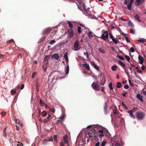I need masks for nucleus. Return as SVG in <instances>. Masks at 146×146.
I'll use <instances>...</instances> for the list:
<instances>
[{
    "instance_id": "f257e3e1",
    "label": "nucleus",
    "mask_w": 146,
    "mask_h": 146,
    "mask_svg": "<svg viewBox=\"0 0 146 146\" xmlns=\"http://www.w3.org/2000/svg\"><path fill=\"white\" fill-rule=\"evenodd\" d=\"M136 117L137 119L139 120H142L143 119L145 118V113L141 111H139L137 112L136 113Z\"/></svg>"
},
{
    "instance_id": "f03ea898",
    "label": "nucleus",
    "mask_w": 146,
    "mask_h": 146,
    "mask_svg": "<svg viewBox=\"0 0 146 146\" xmlns=\"http://www.w3.org/2000/svg\"><path fill=\"white\" fill-rule=\"evenodd\" d=\"M100 127L98 125H89L87 127V129L90 128L92 131L94 132V133L96 134L97 132H98V131Z\"/></svg>"
},
{
    "instance_id": "7ed1b4c3",
    "label": "nucleus",
    "mask_w": 146,
    "mask_h": 146,
    "mask_svg": "<svg viewBox=\"0 0 146 146\" xmlns=\"http://www.w3.org/2000/svg\"><path fill=\"white\" fill-rule=\"evenodd\" d=\"M102 32L103 33V34L102 35L100 38L104 40H106L108 38V34L107 32L104 30H102Z\"/></svg>"
},
{
    "instance_id": "20e7f679",
    "label": "nucleus",
    "mask_w": 146,
    "mask_h": 146,
    "mask_svg": "<svg viewBox=\"0 0 146 146\" xmlns=\"http://www.w3.org/2000/svg\"><path fill=\"white\" fill-rule=\"evenodd\" d=\"M91 86L92 88L94 90L97 91H99L100 90V89L99 88L100 86L98 82V81L96 82H94L93 83Z\"/></svg>"
},
{
    "instance_id": "39448f33",
    "label": "nucleus",
    "mask_w": 146,
    "mask_h": 146,
    "mask_svg": "<svg viewBox=\"0 0 146 146\" xmlns=\"http://www.w3.org/2000/svg\"><path fill=\"white\" fill-rule=\"evenodd\" d=\"M88 133L87 134V137L88 138H90L92 137H98V136L96 135V134L95 135V133H94V132L92 130L90 129Z\"/></svg>"
},
{
    "instance_id": "423d86ee",
    "label": "nucleus",
    "mask_w": 146,
    "mask_h": 146,
    "mask_svg": "<svg viewBox=\"0 0 146 146\" xmlns=\"http://www.w3.org/2000/svg\"><path fill=\"white\" fill-rule=\"evenodd\" d=\"M118 62L119 63V64L121 65V67L124 69L125 71V72L127 74V76H129V74L127 70H125V64L120 60H118Z\"/></svg>"
},
{
    "instance_id": "0eeeda50",
    "label": "nucleus",
    "mask_w": 146,
    "mask_h": 146,
    "mask_svg": "<svg viewBox=\"0 0 146 146\" xmlns=\"http://www.w3.org/2000/svg\"><path fill=\"white\" fill-rule=\"evenodd\" d=\"M8 136L9 137V140L11 143H13L15 141V136L13 133H10L9 134Z\"/></svg>"
},
{
    "instance_id": "6e6552de",
    "label": "nucleus",
    "mask_w": 146,
    "mask_h": 146,
    "mask_svg": "<svg viewBox=\"0 0 146 146\" xmlns=\"http://www.w3.org/2000/svg\"><path fill=\"white\" fill-rule=\"evenodd\" d=\"M68 33L69 38L72 37L74 35L72 29H68Z\"/></svg>"
},
{
    "instance_id": "1a4fd4ad",
    "label": "nucleus",
    "mask_w": 146,
    "mask_h": 146,
    "mask_svg": "<svg viewBox=\"0 0 146 146\" xmlns=\"http://www.w3.org/2000/svg\"><path fill=\"white\" fill-rule=\"evenodd\" d=\"M109 37L115 44H116L117 43L118 41L114 38L113 35L111 33H109Z\"/></svg>"
},
{
    "instance_id": "9d476101",
    "label": "nucleus",
    "mask_w": 146,
    "mask_h": 146,
    "mask_svg": "<svg viewBox=\"0 0 146 146\" xmlns=\"http://www.w3.org/2000/svg\"><path fill=\"white\" fill-rule=\"evenodd\" d=\"M51 31V29L50 28H46L43 31V34L44 35H46V34L49 33Z\"/></svg>"
},
{
    "instance_id": "9b49d317",
    "label": "nucleus",
    "mask_w": 146,
    "mask_h": 146,
    "mask_svg": "<svg viewBox=\"0 0 146 146\" xmlns=\"http://www.w3.org/2000/svg\"><path fill=\"white\" fill-rule=\"evenodd\" d=\"M59 57L58 54L57 53L54 54L53 55L51 56L52 58H54L56 60L58 59Z\"/></svg>"
},
{
    "instance_id": "f8f14e48",
    "label": "nucleus",
    "mask_w": 146,
    "mask_h": 146,
    "mask_svg": "<svg viewBox=\"0 0 146 146\" xmlns=\"http://www.w3.org/2000/svg\"><path fill=\"white\" fill-rule=\"evenodd\" d=\"M79 44L78 43L77 41H76L75 42L74 44V48L75 50H77L79 49L78 48Z\"/></svg>"
},
{
    "instance_id": "ddd939ff",
    "label": "nucleus",
    "mask_w": 146,
    "mask_h": 146,
    "mask_svg": "<svg viewBox=\"0 0 146 146\" xmlns=\"http://www.w3.org/2000/svg\"><path fill=\"white\" fill-rule=\"evenodd\" d=\"M143 96L139 94H138L136 96V98L139 99L141 102H143Z\"/></svg>"
},
{
    "instance_id": "4468645a",
    "label": "nucleus",
    "mask_w": 146,
    "mask_h": 146,
    "mask_svg": "<svg viewBox=\"0 0 146 146\" xmlns=\"http://www.w3.org/2000/svg\"><path fill=\"white\" fill-rule=\"evenodd\" d=\"M24 85L23 84H21V85H19L17 86V87L15 88V89L16 90H17L20 89L21 90H22L24 88Z\"/></svg>"
},
{
    "instance_id": "2eb2a0df",
    "label": "nucleus",
    "mask_w": 146,
    "mask_h": 146,
    "mask_svg": "<svg viewBox=\"0 0 146 146\" xmlns=\"http://www.w3.org/2000/svg\"><path fill=\"white\" fill-rule=\"evenodd\" d=\"M82 66L84 68L88 70H90V67L89 64L87 63L84 64H82Z\"/></svg>"
},
{
    "instance_id": "dca6fc26",
    "label": "nucleus",
    "mask_w": 146,
    "mask_h": 146,
    "mask_svg": "<svg viewBox=\"0 0 146 146\" xmlns=\"http://www.w3.org/2000/svg\"><path fill=\"white\" fill-rule=\"evenodd\" d=\"M91 64L93 66V67L97 70L98 71L100 69L99 67L95 64L94 62H91Z\"/></svg>"
},
{
    "instance_id": "f3484780",
    "label": "nucleus",
    "mask_w": 146,
    "mask_h": 146,
    "mask_svg": "<svg viewBox=\"0 0 146 146\" xmlns=\"http://www.w3.org/2000/svg\"><path fill=\"white\" fill-rule=\"evenodd\" d=\"M128 113H129V116L131 117L133 119H135V117L134 115L133 114V111L132 110H130V111H127Z\"/></svg>"
},
{
    "instance_id": "a211bd4d",
    "label": "nucleus",
    "mask_w": 146,
    "mask_h": 146,
    "mask_svg": "<svg viewBox=\"0 0 146 146\" xmlns=\"http://www.w3.org/2000/svg\"><path fill=\"white\" fill-rule=\"evenodd\" d=\"M104 108V113L107 114V104L106 102L105 103Z\"/></svg>"
},
{
    "instance_id": "6ab92c4d",
    "label": "nucleus",
    "mask_w": 146,
    "mask_h": 146,
    "mask_svg": "<svg viewBox=\"0 0 146 146\" xmlns=\"http://www.w3.org/2000/svg\"><path fill=\"white\" fill-rule=\"evenodd\" d=\"M138 59L140 60L139 63L140 64H142L144 60L143 57L140 55H139L138 56Z\"/></svg>"
},
{
    "instance_id": "aec40b11",
    "label": "nucleus",
    "mask_w": 146,
    "mask_h": 146,
    "mask_svg": "<svg viewBox=\"0 0 146 146\" xmlns=\"http://www.w3.org/2000/svg\"><path fill=\"white\" fill-rule=\"evenodd\" d=\"M64 143H66L67 144H68V137L66 135H64L63 137Z\"/></svg>"
},
{
    "instance_id": "412c9836",
    "label": "nucleus",
    "mask_w": 146,
    "mask_h": 146,
    "mask_svg": "<svg viewBox=\"0 0 146 146\" xmlns=\"http://www.w3.org/2000/svg\"><path fill=\"white\" fill-rule=\"evenodd\" d=\"M68 53L67 52H65L64 55V57L66 60V61L67 63L68 62Z\"/></svg>"
},
{
    "instance_id": "4be33fe9",
    "label": "nucleus",
    "mask_w": 146,
    "mask_h": 146,
    "mask_svg": "<svg viewBox=\"0 0 146 146\" xmlns=\"http://www.w3.org/2000/svg\"><path fill=\"white\" fill-rule=\"evenodd\" d=\"M93 34L92 33L91 31H89L88 36L91 39L93 37Z\"/></svg>"
},
{
    "instance_id": "5701e85b",
    "label": "nucleus",
    "mask_w": 146,
    "mask_h": 146,
    "mask_svg": "<svg viewBox=\"0 0 146 146\" xmlns=\"http://www.w3.org/2000/svg\"><path fill=\"white\" fill-rule=\"evenodd\" d=\"M105 82V78L104 76H103L102 79L101 80V82L100 84L101 85H104Z\"/></svg>"
},
{
    "instance_id": "b1692460",
    "label": "nucleus",
    "mask_w": 146,
    "mask_h": 146,
    "mask_svg": "<svg viewBox=\"0 0 146 146\" xmlns=\"http://www.w3.org/2000/svg\"><path fill=\"white\" fill-rule=\"evenodd\" d=\"M39 86H40V84L38 82H36V90L37 92H38L39 90Z\"/></svg>"
},
{
    "instance_id": "393cba45",
    "label": "nucleus",
    "mask_w": 146,
    "mask_h": 146,
    "mask_svg": "<svg viewBox=\"0 0 146 146\" xmlns=\"http://www.w3.org/2000/svg\"><path fill=\"white\" fill-rule=\"evenodd\" d=\"M141 1V0H136L135 2V5L136 6H139Z\"/></svg>"
},
{
    "instance_id": "a878e982",
    "label": "nucleus",
    "mask_w": 146,
    "mask_h": 146,
    "mask_svg": "<svg viewBox=\"0 0 146 146\" xmlns=\"http://www.w3.org/2000/svg\"><path fill=\"white\" fill-rule=\"evenodd\" d=\"M135 17L136 19V20H137L138 21L141 22V21L140 19V17L138 15H136L135 16Z\"/></svg>"
},
{
    "instance_id": "bb28decb",
    "label": "nucleus",
    "mask_w": 146,
    "mask_h": 146,
    "mask_svg": "<svg viewBox=\"0 0 146 146\" xmlns=\"http://www.w3.org/2000/svg\"><path fill=\"white\" fill-rule=\"evenodd\" d=\"M68 24L69 25V27L70 28V29H72L73 27V26L71 23L70 21H68Z\"/></svg>"
},
{
    "instance_id": "cd10ccee",
    "label": "nucleus",
    "mask_w": 146,
    "mask_h": 146,
    "mask_svg": "<svg viewBox=\"0 0 146 146\" xmlns=\"http://www.w3.org/2000/svg\"><path fill=\"white\" fill-rule=\"evenodd\" d=\"M42 117H44L46 115L47 113L45 111H43L42 112Z\"/></svg>"
},
{
    "instance_id": "c85d7f7f",
    "label": "nucleus",
    "mask_w": 146,
    "mask_h": 146,
    "mask_svg": "<svg viewBox=\"0 0 146 146\" xmlns=\"http://www.w3.org/2000/svg\"><path fill=\"white\" fill-rule=\"evenodd\" d=\"M47 65H43L42 66V68L44 72L46 71L47 70Z\"/></svg>"
},
{
    "instance_id": "c756f323",
    "label": "nucleus",
    "mask_w": 146,
    "mask_h": 146,
    "mask_svg": "<svg viewBox=\"0 0 146 146\" xmlns=\"http://www.w3.org/2000/svg\"><path fill=\"white\" fill-rule=\"evenodd\" d=\"M50 56V55H46L45 57L43 60L48 61V59L49 58Z\"/></svg>"
},
{
    "instance_id": "7c9ffc66",
    "label": "nucleus",
    "mask_w": 146,
    "mask_h": 146,
    "mask_svg": "<svg viewBox=\"0 0 146 146\" xmlns=\"http://www.w3.org/2000/svg\"><path fill=\"white\" fill-rule=\"evenodd\" d=\"M98 50L100 52L104 54L105 53V51L101 48H99L98 49Z\"/></svg>"
},
{
    "instance_id": "2f4dec72",
    "label": "nucleus",
    "mask_w": 146,
    "mask_h": 146,
    "mask_svg": "<svg viewBox=\"0 0 146 146\" xmlns=\"http://www.w3.org/2000/svg\"><path fill=\"white\" fill-rule=\"evenodd\" d=\"M98 133H104V130L103 129L100 127V129L98 131Z\"/></svg>"
},
{
    "instance_id": "473e14b6",
    "label": "nucleus",
    "mask_w": 146,
    "mask_h": 146,
    "mask_svg": "<svg viewBox=\"0 0 146 146\" xmlns=\"http://www.w3.org/2000/svg\"><path fill=\"white\" fill-rule=\"evenodd\" d=\"M97 134L98 135H96L98 136V137L99 136V137H101V138H102V137L104 136V133H98Z\"/></svg>"
},
{
    "instance_id": "72a5a7b5",
    "label": "nucleus",
    "mask_w": 146,
    "mask_h": 146,
    "mask_svg": "<svg viewBox=\"0 0 146 146\" xmlns=\"http://www.w3.org/2000/svg\"><path fill=\"white\" fill-rule=\"evenodd\" d=\"M109 87L110 88V89L111 90H112L113 89V88L112 87V83L110 82L109 84Z\"/></svg>"
},
{
    "instance_id": "f704fd0d",
    "label": "nucleus",
    "mask_w": 146,
    "mask_h": 146,
    "mask_svg": "<svg viewBox=\"0 0 146 146\" xmlns=\"http://www.w3.org/2000/svg\"><path fill=\"white\" fill-rule=\"evenodd\" d=\"M69 66L68 65L67 66L66 68V74H67L69 72Z\"/></svg>"
},
{
    "instance_id": "c9c22d12",
    "label": "nucleus",
    "mask_w": 146,
    "mask_h": 146,
    "mask_svg": "<svg viewBox=\"0 0 146 146\" xmlns=\"http://www.w3.org/2000/svg\"><path fill=\"white\" fill-rule=\"evenodd\" d=\"M121 84L120 82H118L117 83V87L118 88H121Z\"/></svg>"
},
{
    "instance_id": "e433bc0d",
    "label": "nucleus",
    "mask_w": 146,
    "mask_h": 146,
    "mask_svg": "<svg viewBox=\"0 0 146 146\" xmlns=\"http://www.w3.org/2000/svg\"><path fill=\"white\" fill-rule=\"evenodd\" d=\"M117 68V66H112L111 67V69L112 70L115 71L116 70V69Z\"/></svg>"
},
{
    "instance_id": "4c0bfd02",
    "label": "nucleus",
    "mask_w": 146,
    "mask_h": 146,
    "mask_svg": "<svg viewBox=\"0 0 146 146\" xmlns=\"http://www.w3.org/2000/svg\"><path fill=\"white\" fill-rule=\"evenodd\" d=\"M78 31L79 34H80L81 32V27L80 26L77 27Z\"/></svg>"
},
{
    "instance_id": "58836bf2",
    "label": "nucleus",
    "mask_w": 146,
    "mask_h": 146,
    "mask_svg": "<svg viewBox=\"0 0 146 146\" xmlns=\"http://www.w3.org/2000/svg\"><path fill=\"white\" fill-rule=\"evenodd\" d=\"M131 4H128L127 7V9L129 10H131Z\"/></svg>"
},
{
    "instance_id": "ea45409f",
    "label": "nucleus",
    "mask_w": 146,
    "mask_h": 146,
    "mask_svg": "<svg viewBox=\"0 0 146 146\" xmlns=\"http://www.w3.org/2000/svg\"><path fill=\"white\" fill-rule=\"evenodd\" d=\"M6 127L5 128V129H4V130L3 131V135L5 137H7V135L6 134Z\"/></svg>"
},
{
    "instance_id": "a19ab883",
    "label": "nucleus",
    "mask_w": 146,
    "mask_h": 146,
    "mask_svg": "<svg viewBox=\"0 0 146 146\" xmlns=\"http://www.w3.org/2000/svg\"><path fill=\"white\" fill-rule=\"evenodd\" d=\"M125 58L127 59V61L129 62L130 60V58L129 56L127 55H125Z\"/></svg>"
},
{
    "instance_id": "79ce46f5",
    "label": "nucleus",
    "mask_w": 146,
    "mask_h": 146,
    "mask_svg": "<svg viewBox=\"0 0 146 146\" xmlns=\"http://www.w3.org/2000/svg\"><path fill=\"white\" fill-rule=\"evenodd\" d=\"M16 92V90H12L11 91V93L12 95H13Z\"/></svg>"
},
{
    "instance_id": "37998d69",
    "label": "nucleus",
    "mask_w": 146,
    "mask_h": 146,
    "mask_svg": "<svg viewBox=\"0 0 146 146\" xmlns=\"http://www.w3.org/2000/svg\"><path fill=\"white\" fill-rule=\"evenodd\" d=\"M38 110L39 112V115H38V117H40L41 114H42V113H41L40 109V108H38Z\"/></svg>"
},
{
    "instance_id": "c03bdc74",
    "label": "nucleus",
    "mask_w": 146,
    "mask_h": 146,
    "mask_svg": "<svg viewBox=\"0 0 146 146\" xmlns=\"http://www.w3.org/2000/svg\"><path fill=\"white\" fill-rule=\"evenodd\" d=\"M17 57L18 59H21L22 57L21 54L20 53H19L17 55Z\"/></svg>"
},
{
    "instance_id": "a18cd8bd",
    "label": "nucleus",
    "mask_w": 146,
    "mask_h": 146,
    "mask_svg": "<svg viewBox=\"0 0 146 146\" xmlns=\"http://www.w3.org/2000/svg\"><path fill=\"white\" fill-rule=\"evenodd\" d=\"M56 41L54 40H52L50 41L49 44L51 45L52 44H53L55 43Z\"/></svg>"
},
{
    "instance_id": "49530a36",
    "label": "nucleus",
    "mask_w": 146,
    "mask_h": 146,
    "mask_svg": "<svg viewBox=\"0 0 146 146\" xmlns=\"http://www.w3.org/2000/svg\"><path fill=\"white\" fill-rule=\"evenodd\" d=\"M113 112L114 114H116L118 113V112L117 111V109L116 108L115 110L114 109L113 110Z\"/></svg>"
},
{
    "instance_id": "de8ad7c7",
    "label": "nucleus",
    "mask_w": 146,
    "mask_h": 146,
    "mask_svg": "<svg viewBox=\"0 0 146 146\" xmlns=\"http://www.w3.org/2000/svg\"><path fill=\"white\" fill-rule=\"evenodd\" d=\"M84 54L85 56H86V58L87 59H88L89 58V55L88 54V52H86L84 53Z\"/></svg>"
},
{
    "instance_id": "09e8293b",
    "label": "nucleus",
    "mask_w": 146,
    "mask_h": 146,
    "mask_svg": "<svg viewBox=\"0 0 146 146\" xmlns=\"http://www.w3.org/2000/svg\"><path fill=\"white\" fill-rule=\"evenodd\" d=\"M117 57H118L119 59H121V60H124V58L123 56H119V55H117Z\"/></svg>"
},
{
    "instance_id": "8fccbe9b",
    "label": "nucleus",
    "mask_w": 146,
    "mask_h": 146,
    "mask_svg": "<svg viewBox=\"0 0 146 146\" xmlns=\"http://www.w3.org/2000/svg\"><path fill=\"white\" fill-rule=\"evenodd\" d=\"M122 106H123L125 108V109H126V110L128 109V108L125 105V104L123 102H122Z\"/></svg>"
},
{
    "instance_id": "3c124183",
    "label": "nucleus",
    "mask_w": 146,
    "mask_h": 146,
    "mask_svg": "<svg viewBox=\"0 0 146 146\" xmlns=\"http://www.w3.org/2000/svg\"><path fill=\"white\" fill-rule=\"evenodd\" d=\"M106 143V141H104L102 142L101 146H105Z\"/></svg>"
},
{
    "instance_id": "603ef678",
    "label": "nucleus",
    "mask_w": 146,
    "mask_h": 146,
    "mask_svg": "<svg viewBox=\"0 0 146 146\" xmlns=\"http://www.w3.org/2000/svg\"><path fill=\"white\" fill-rule=\"evenodd\" d=\"M36 73L35 72H33V73L32 76V78H34L35 77V76L36 75Z\"/></svg>"
},
{
    "instance_id": "864d4df0",
    "label": "nucleus",
    "mask_w": 146,
    "mask_h": 146,
    "mask_svg": "<svg viewBox=\"0 0 146 146\" xmlns=\"http://www.w3.org/2000/svg\"><path fill=\"white\" fill-rule=\"evenodd\" d=\"M65 143L63 141H62L60 143V146H64Z\"/></svg>"
},
{
    "instance_id": "5fc2aeb1",
    "label": "nucleus",
    "mask_w": 146,
    "mask_h": 146,
    "mask_svg": "<svg viewBox=\"0 0 146 146\" xmlns=\"http://www.w3.org/2000/svg\"><path fill=\"white\" fill-rule=\"evenodd\" d=\"M44 65H47L48 64V61L44 60L43 61Z\"/></svg>"
},
{
    "instance_id": "6e6d98bb",
    "label": "nucleus",
    "mask_w": 146,
    "mask_h": 146,
    "mask_svg": "<svg viewBox=\"0 0 146 146\" xmlns=\"http://www.w3.org/2000/svg\"><path fill=\"white\" fill-rule=\"evenodd\" d=\"M49 110L50 111L53 112H54L55 111V110L54 108H50V109Z\"/></svg>"
},
{
    "instance_id": "4d7b16f0",
    "label": "nucleus",
    "mask_w": 146,
    "mask_h": 146,
    "mask_svg": "<svg viewBox=\"0 0 146 146\" xmlns=\"http://www.w3.org/2000/svg\"><path fill=\"white\" fill-rule=\"evenodd\" d=\"M130 50L131 52H135V50L133 47L131 48Z\"/></svg>"
},
{
    "instance_id": "13d9d810",
    "label": "nucleus",
    "mask_w": 146,
    "mask_h": 146,
    "mask_svg": "<svg viewBox=\"0 0 146 146\" xmlns=\"http://www.w3.org/2000/svg\"><path fill=\"white\" fill-rule=\"evenodd\" d=\"M127 92H125L123 93L122 94V95L124 97H126V94H127Z\"/></svg>"
},
{
    "instance_id": "bf43d9fd",
    "label": "nucleus",
    "mask_w": 146,
    "mask_h": 146,
    "mask_svg": "<svg viewBox=\"0 0 146 146\" xmlns=\"http://www.w3.org/2000/svg\"><path fill=\"white\" fill-rule=\"evenodd\" d=\"M57 136L56 135H55L54 136V139L55 141L57 142Z\"/></svg>"
},
{
    "instance_id": "052dcab7",
    "label": "nucleus",
    "mask_w": 146,
    "mask_h": 146,
    "mask_svg": "<svg viewBox=\"0 0 146 146\" xmlns=\"http://www.w3.org/2000/svg\"><path fill=\"white\" fill-rule=\"evenodd\" d=\"M6 112H2L1 113V114L2 115V116H4L6 115Z\"/></svg>"
},
{
    "instance_id": "680f3d73",
    "label": "nucleus",
    "mask_w": 146,
    "mask_h": 146,
    "mask_svg": "<svg viewBox=\"0 0 146 146\" xmlns=\"http://www.w3.org/2000/svg\"><path fill=\"white\" fill-rule=\"evenodd\" d=\"M13 41H14L13 40L11 39V40H9V41H7V44H9L10 43H11V42H13Z\"/></svg>"
},
{
    "instance_id": "e2e57ef3",
    "label": "nucleus",
    "mask_w": 146,
    "mask_h": 146,
    "mask_svg": "<svg viewBox=\"0 0 146 146\" xmlns=\"http://www.w3.org/2000/svg\"><path fill=\"white\" fill-rule=\"evenodd\" d=\"M129 3V0H126L125 1V2H124V4L125 5H127V4Z\"/></svg>"
},
{
    "instance_id": "0e129e2a",
    "label": "nucleus",
    "mask_w": 146,
    "mask_h": 146,
    "mask_svg": "<svg viewBox=\"0 0 146 146\" xmlns=\"http://www.w3.org/2000/svg\"><path fill=\"white\" fill-rule=\"evenodd\" d=\"M138 42L140 43H143L144 41L142 39H139L138 40Z\"/></svg>"
},
{
    "instance_id": "69168bd1",
    "label": "nucleus",
    "mask_w": 146,
    "mask_h": 146,
    "mask_svg": "<svg viewBox=\"0 0 146 146\" xmlns=\"http://www.w3.org/2000/svg\"><path fill=\"white\" fill-rule=\"evenodd\" d=\"M130 33L133 34H135V32L132 29H131L130 30Z\"/></svg>"
},
{
    "instance_id": "338daca9",
    "label": "nucleus",
    "mask_w": 146,
    "mask_h": 146,
    "mask_svg": "<svg viewBox=\"0 0 146 146\" xmlns=\"http://www.w3.org/2000/svg\"><path fill=\"white\" fill-rule=\"evenodd\" d=\"M124 88L125 89H127L129 88V86L127 85H125L124 86Z\"/></svg>"
},
{
    "instance_id": "774afa93",
    "label": "nucleus",
    "mask_w": 146,
    "mask_h": 146,
    "mask_svg": "<svg viewBox=\"0 0 146 146\" xmlns=\"http://www.w3.org/2000/svg\"><path fill=\"white\" fill-rule=\"evenodd\" d=\"M115 146H121V145L118 143H115Z\"/></svg>"
}]
</instances>
